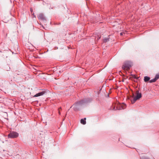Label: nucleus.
Wrapping results in <instances>:
<instances>
[{
  "label": "nucleus",
  "mask_w": 159,
  "mask_h": 159,
  "mask_svg": "<svg viewBox=\"0 0 159 159\" xmlns=\"http://www.w3.org/2000/svg\"><path fill=\"white\" fill-rule=\"evenodd\" d=\"M33 15H34V16L35 17H36V16H35L34 15V13H33Z\"/></svg>",
  "instance_id": "dca6fc26"
},
{
  "label": "nucleus",
  "mask_w": 159,
  "mask_h": 159,
  "mask_svg": "<svg viewBox=\"0 0 159 159\" xmlns=\"http://www.w3.org/2000/svg\"><path fill=\"white\" fill-rule=\"evenodd\" d=\"M30 10H31V12H32V11H33V10H32V9H30Z\"/></svg>",
  "instance_id": "2eb2a0df"
},
{
  "label": "nucleus",
  "mask_w": 159,
  "mask_h": 159,
  "mask_svg": "<svg viewBox=\"0 0 159 159\" xmlns=\"http://www.w3.org/2000/svg\"><path fill=\"white\" fill-rule=\"evenodd\" d=\"M144 159H149V158H148L145 157V158H144Z\"/></svg>",
  "instance_id": "4468645a"
},
{
  "label": "nucleus",
  "mask_w": 159,
  "mask_h": 159,
  "mask_svg": "<svg viewBox=\"0 0 159 159\" xmlns=\"http://www.w3.org/2000/svg\"><path fill=\"white\" fill-rule=\"evenodd\" d=\"M108 41H109V38H105L104 39V42H107Z\"/></svg>",
  "instance_id": "9b49d317"
},
{
  "label": "nucleus",
  "mask_w": 159,
  "mask_h": 159,
  "mask_svg": "<svg viewBox=\"0 0 159 159\" xmlns=\"http://www.w3.org/2000/svg\"><path fill=\"white\" fill-rule=\"evenodd\" d=\"M100 38V37H99L98 38V39H99Z\"/></svg>",
  "instance_id": "f3484780"
},
{
  "label": "nucleus",
  "mask_w": 159,
  "mask_h": 159,
  "mask_svg": "<svg viewBox=\"0 0 159 159\" xmlns=\"http://www.w3.org/2000/svg\"><path fill=\"white\" fill-rule=\"evenodd\" d=\"M86 119V118H85L83 119H81L80 120L81 123L83 125L85 124L86 123V122L85 121Z\"/></svg>",
  "instance_id": "0eeeda50"
},
{
  "label": "nucleus",
  "mask_w": 159,
  "mask_h": 159,
  "mask_svg": "<svg viewBox=\"0 0 159 159\" xmlns=\"http://www.w3.org/2000/svg\"><path fill=\"white\" fill-rule=\"evenodd\" d=\"M38 17L39 20H44L45 19L43 14L42 13L39 14L38 16Z\"/></svg>",
  "instance_id": "20e7f679"
},
{
  "label": "nucleus",
  "mask_w": 159,
  "mask_h": 159,
  "mask_svg": "<svg viewBox=\"0 0 159 159\" xmlns=\"http://www.w3.org/2000/svg\"><path fill=\"white\" fill-rule=\"evenodd\" d=\"M131 66L129 62H126L124 63L122 66V68L124 69H128L130 68Z\"/></svg>",
  "instance_id": "7ed1b4c3"
},
{
  "label": "nucleus",
  "mask_w": 159,
  "mask_h": 159,
  "mask_svg": "<svg viewBox=\"0 0 159 159\" xmlns=\"http://www.w3.org/2000/svg\"><path fill=\"white\" fill-rule=\"evenodd\" d=\"M124 34H125V33L124 32H122L120 33V35H123Z\"/></svg>",
  "instance_id": "ddd939ff"
},
{
  "label": "nucleus",
  "mask_w": 159,
  "mask_h": 159,
  "mask_svg": "<svg viewBox=\"0 0 159 159\" xmlns=\"http://www.w3.org/2000/svg\"><path fill=\"white\" fill-rule=\"evenodd\" d=\"M116 109L117 110H121L122 109H124V108L120 104H117L116 107Z\"/></svg>",
  "instance_id": "423d86ee"
},
{
  "label": "nucleus",
  "mask_w": 159,
  "mask_h": 159,
  "mask_svg": "<svg viewBox=\"0 0 159 159\" xmlns=\"http://www.w3.org/2000/svg\"><path fill=\"white\" fill-rule=\"evenodd\" d=\"M157 80L154 78V79L151 80L150 81V83H153L155 82Z\"/></svg>",
  "instance_id": "1a4fd4ad"
},
{
  "label": "nucleus",
  "mask_w": 159,
  "mask_h": 159,
  "mask_svg": "<svg viewBox=\"0 0 159 159\" xmlns=\"http://www.w3.org/2000/svg\"><path fill=\"white\" fill-rule=\"evenodd\" d=\"M142 97V94L137 91L136 92V96H134V94L133 95V98L131 99V102L132 104H134L136 100L139 99Z\"/></svg>",
  "instance_id": "f257e3e1"
},
{
  "label": "nucleus",
  "mask_w": 159,
  "mask_h": 159,
  "mask_svg": "<svg viewBox=\"0 0 159 159\" xmlns=\"http://www.w3.org/2000/svg\"><path fill=\"white\" fill-rule=\"evenodd\" d=\"M44 91H43L38 93H36L35 95L34 96V97H37L39 96L43 95L45 93Z\"/></svg>",
  "instance_id": "39448f33"
},
{
  "label": "nucleus",
  "mask_w": 159,
  "mask_h": 159,
  "mask_svg": "<svg viewBox=\"0 0 159 159\" xmlns=\"http://www.w3.org/2000/svg\"><path fill=\"white\" fill-rule=\"evenodd\" d=\"M132 76L133 78H135V79H137L138 78L136 77L135 75H133Z\"/></svg>",
  "instance_id": "f8f14e48"
},
{
  "label": "nucleus",
  "mask_w": 159,
  "mask_h": 159,
  "mask_svg": "<svg viewBox=\"0 0 159 159\" xmlns=\"http://www.w3.org/2000/svg\"><path fill=\"white\" fill-rule=\"evenodd\" d=\"M19 134L16 132H11L8 135V138H15L18 137Z\"/></svg>",
  "instance_id": "f03ea898"
},
{
  "label": "nucleus",
  "mask_w": 159,
  "mask_h": 159,
  "mask_svg": "<svg viewBox=\"0 0 159 159\" xmlns=\"http://www.w3.org/2000/svg\"><path fill=\"white\" fill-rule=\"evenodd\" d=\"M155 78L156 80H157L158 78H159V75H156Z\"/></svg>",
  "instance_id": "9d476101"
},
{
  "label": "nucleus",
  "mask_w": 159,
  "mask_h": 159,
  "mask_svg": "<svg viewBox=\"0 0 159 159\" xmlns=\"http://www.w3.org/2000/svg\"><path fill=\"white\" fill-rule=\"evenodd\" d=\"M150 78L148 76H145L144 78V80L145 82H147L149 80Z\"/></svg>",
  "instance_id": "6e6552de"
}]
</instances>
